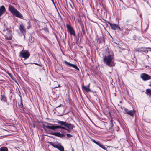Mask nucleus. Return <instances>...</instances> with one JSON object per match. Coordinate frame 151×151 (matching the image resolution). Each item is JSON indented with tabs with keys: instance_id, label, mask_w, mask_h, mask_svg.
<instances>
[{
	"instance_id": "obj_1",
	"label": "nucleus",
	"mask_w": 151,
	"mask_h": 151,
	"mask_svg": "<svg viewBox=\"0 0 151 151\" xmlns=\"http://www.w3.org/2000/svg\"><path fill=\"white\" fill-rule=\"evenodd\" d=\"M57 122V123L60 124L61 125H52L51 126L46 125L45 126V127L48 129L52 130L55 131H56L57 129H61V130L60 131L62 133H60V132H54L51 134L52 135L60 138L65 136L66 133L64 132V130L66 131L67 132L70 133L74 127V126L73 125L70 123H68L66 122L58 121Z\"/></svg>"
},
{
	"instance_id": "obj_2",
	"label": "nucleus",
	"mask_w": 151,
	"mask_h": 151,
	"mask_svg": "<svg viewBox=\"0 0 151 151\" xmlns=\"http://www.w3.org/2000/svg\"><path fill=\"white\" fill-rule=\"evenodd\" d=\"M103 60L104 63L110 67H113L115 65L114 61V55L112 54L104 56Z\"/></svg>"
},
{
	"instance_id": "obj_3",
	"label": "nucleus",
	"mask_w": 151,
	"mask_h": 151,
	"mask_svg": "<svg viewBox=\"0 0 151 151\" xmlns=\"http://www.w3.org/2000/svg\"><path fill=\"white\" fill-rule=\"evenodd\" d=\"M8 9L13 15L15 16L16 17L21 19L23 18V15L18 10L12 5H9Z\"/></svg>"
},
{
	"instance_id": "obj_4",
	"label": "nucleus",
	"mask_w": 151,
	"mask_h": 151,
	"mask_svg": "<svg viewBox=\"0 0 151 151\" xmlns=\"http://www.w3.org/2000/svg\"><path fill=\"white\" fill-rule=\"evenodd\" d=\"M30 54L27 50H24V49L20 52V56L21 58H23L25 59H27L30 56Z\"/></svg>"
},
{
	"instance_id": "obj_5",
	"label": "nucleus",
	"mask_w": 151,
	"mask_h": 151,
	"mask_svg": "<svg viewBox=\"0 0 151 151\" xmlns=\"http://www.w3.org/2000/svg\"><path fill=\"white\" fill-rule=\"evenodd\" d=\"M63 62L67 66L72 67L76 69L77 71H78L79 70V68L77 65L71 63L65 60Z\"/></svg>"
},
{
	"instance_id": "obj_6",
	"label": "nucleus",
	"mask_w": 151,
	"mask_h": 151,
	"mask_svg": "<svg viewBox=\"0 0 151 151\" xmlns=\"http://www.w3.org/2000/svg\"><path fill=\"white\" fill-rule=\"evenodd\" d=\"M66 27L68 30V31L69 32L70 34L73 35L74 36L76 35V33L74 30L73 29V28L70 25L67 24L66 25Z\"/></svg>"
},
{
	"instance_id": "obj_7",
	"label": "nucleus",
	"mask_w": 151,
	"mask_h": 151,
	"mask_svg": "<svg viewBox=\"0 0 151 151\" xmlns=\"http://www.w3.org/2000/svg\"><path fill=\"white\" fill-rule=\"evenodd\" d=\"M141 78L144 81L151 79V76L145 73H142L140 75Z\"/></svg>"
},
{
	"instance_id": "obj_8",
	"label": "nucleus",
	"mask_w": 151,
	"mask_h": 151,
	"mask_svg": "<svg viewBox=\"0 0 151 151\" xmlns=\"http://www.w3.org/2000/svg\"><path fill=\"white\" fill-rule=\"evenodd\" d=\"M91 140V141L93 142L94 143H95L97 145L99 146L100 147L104 149L105 150H106V151H108L109 150L106 147L104 146L101 143H100L96 142L95 140H94V139L90 138Z\"/></svg>"
},
{
	"instance_id": "obj_9",
	"label": "nucleus",
	"mask_w": 151,
	"mask_h": 151,
	"mask_svg": "<svg viewBox=\"0 0 151 151\" xmlns=\"http://www.w3.org/2000/svg\"><path fill=\"white\" fill-rule=\"evenodd\" d=\"M109 24L110 25L112 29L114 30H117L118 29L119 30L120 29V27L118 26V25L114 24H112L110 22H109Z\"/></svg>"
},
{
	"instance_id": "obj_10",
	"label": "nucleus",
	"mask_w": 151,
	"mask_h": 151,
	"mask_svg": "<svg viewBox=\"0 0 151 151\" xmlns=\"http://www.w3.org/2000/svg\"><path fill=\"white\" fill-rule=\"evenodd\" d=\"M90 83H89L87 86H85L84 85L82 86V88L83 90L85 91L87 93L91 91V90L90 89L89 87Z\"/></svg>"
},
{
	"instance_id": "obj_11",
	"label": "nucleus",
	"mask_w": 151,
	"mask_h": 151,
	"mask_svg": "<svg viewBox=\"0 0 151 151\" xmlns=\"http://www.w3.org/2000/svg\"><path fill=\"white\" fill-rule=\"evenodd\" d=\"M6 11V9L4 6L0 7V17H1Z\"/></svg>"
},
{
	"instance_id": "obj_12",
	"label": "nucleus",
	"mask_w": 151,
	"mask_h": 151,
	"mask_svg": "<svg viewBox=\"0 0 151 151\" xmlns=\"http://www.w3.org/2000/svg\"><path fill=\"white\" fill-rule=\"evenodd\" d=\"M19 29L21 33H24L25 32V29L23 24H21L19 25Z\"/></svg>"
},
{
	"instance_id": "obj_13",
	"label": "nucleus",
	"mask_w": 151,
	"mask_h": 151,
	"mask_svg": "<svg viewBox=\"0 0 151 151\" xmlns=\"http://www.w3.org/2000/svg\"><path fill=\"white\" fill-rule=\"evenodd\" d=\"M135 113V111L133 110L129 111L127 114L133 117Z\"/></svg>"
},
{
	"instance_id": "obj_14",
	"label": "nucleus",
	"mask_w": 151,
	"mask_h": 151,
	"mask_svg": "<svg viewBox=\"0 0 151 151\" xmlns=\"http://www.w3.org/2000/svg\"><path fill=\"white\" fill-rule=\"evenodd\" d=\"M1 100L4 102H6L7 101L6 97L5 95L3 94L2 95V94H1Z\"/></svg>"
},
{
	"instance_id": "obj_15",
	"label": "nucleus",
	"mask_w": 151,
	"mask_h": 151,
	"mask_svg": "<svg viewBox=\"0 0 151 151\" xmlns=\"http://www.w3.org/2000/svg\"><path fill=\"white\" fill-rule=\"evenodd\" d=\"M149 96H151V90L150 89H147L146 90L145 92Z\"/></svg>"
},
{
	"instance_id": "obj_16",
	"label": "nucleus",
	"mask_w": 151,
	"mask_h": 151,
	"mask_svg": "<svg viewBox=\"0 0 151 151\" xmlns=\"http://www.w3.org/2000/svg\"><path fill=\"white\" fill-rule=\"evenodd\" d=\"M0 151H8V150L7 147H3L0 148Z\"/></svg>"
},
{
	"instance_id": "obj_17",
	"label": "nucleus",
	"mask_w": 151,
	"mask_h": 151,
	"mask_svg": "<svg viewBox=\"0 0 151 151\" xmlns=\"http://www.w3.org/2000/svg\"><path fill=\"white\" fill-rule=\"evenodd\" d=\"M123 31H124V33L125 35H127L129 32V30L127 29L124 28L123 29Z\"/></svg>"
},
{
	"instance_id": "obj_18",
	"label": "nucleus",
	"mask_w": 151,
	"mask_h": 151,
	"mask_svg": "<svg viewBox=\"0 0 151 151\" xmlns=\"http://www.w3.org/2000/svg\"><path fill=\"white\" fill-rule=\"evenodd\" d=\"M19 106L21 110V109H23V105L22 104V101H21L20 103L19 104Z\"/></svg>"
},
{
	"instance_id": "obj_19",
	"label": "nucleus",
	"mask_w": 151,
	"mask_h": 151,
	"mask_svg": "<svg viewBox=\"0 0 151 151\" xmlns=\"http://www.w3.org/2000/svg\"><path fill=\"white\" fill-rule=\"evenodd\" d=\"M124 110L125 111L124 113L125 114H127L129 110L128 109L124 107H123Z\"/></svg>"
},
{
	"instance_id": "obj_20",
	"label": "nucleus",
	"mask_w": 151,
	"mask_h": 151,
	"mask_svg": "<svg viewBox=\"0 0 151 151\" xmlns=\"http://www.w3.org/2000/svg\"><path fill=\"white\" fill-rule=\"evenodd\" d=\"M67 136L68 137L70 138L72 137V136L70 134H67Z\"/></svg>"
},
{
	"instance_id": "obj_21",
	"label": "nucleus",
	"mask_w": 151,
	"mask_h": 151,
	"mask_svg": "<svg viewBox=\"0 0 151 151\" xmlns=\"http://www.w3.org/2000/svg\"><path fill=\"white\" fill-rule=\"evenodd\" d=\"M6 38L7 40H11L12 39V38L11 37H6Z\"/></svg>"
},
{
	"instance_id": "obj_22",
	"label": "nucleus",
	"mask_w": 151,
	"mask_h": 151,
	"mask_svg": "<svg viewBox=\"0 0 151 151\" xmlns=\"http://www.w3.org/2000/svg\"><path fill=\"white\" fill-rule=\"evenodd\" d=\"M110 125L111 126V127H113V123H112V121L111 120L110 122Z\"/></svg>"
},
{
	"instance_id": "obj_23",
	"label": "nucleus",
	"mask_w": 151,
	"mask_h": 151,
	"mask_svg": "<svg viewBox=\"0 0 151 151\" xmlns=\"http://www.w3.org/2000/svg\"><path fill=\"white\" fill-rule=\"evenodd\" d=\"M147 49H148V51H151V48H148Z\"/></svg>"
},
{
	"instance_id": "obj_24",
	"label": "nucleus",
	"mask_w": 151,
	"mask_h": 151,
	"mask_svg": "<svg viewBox=\"0 0 151 151\" xmlns=\"http://www.w3.org/2000/svg\"><path fill=\"white\" fill-rule=\"evenodd\" d=\"M149 85V86H151V82H150V84Z\"/></svg>"
},
{
	"instance_id": "obj_25",
	"label": "nucleus",
	"mask_w": 151,
	"mask_h": 151,
	"mask_svg": "<svg viewBox=\"0 0 151 151\" xmlns=\"http://www.w3.org/2000/svg\"><path fill=\"white\" fill-rule=\"evenodd\" d=\"M62 106V105L60 104L58 107H60L61 106Z\"/></svg>"
},
{
	"instance_id": "obj_26",
	"label": "nucleus",
	"mask_w": 151,
	"mask_h": 151,
	"mask_svg": "<svg viewBox=\"0 0 151 151\" xmlns=\"http://www.w3.org/2000/svg\"><path fill=\"white\" fill-rule=\"evenodd\" d=\"M35 64L36 65H38V64H37V63H35Z\"/></svg>"
},
{
	"instance_id": "obj_27",
	"label": "nucleus",
	"mask_w": 151,
	"mask_h": 151,
	"mask_svg": "<svg viewBox=\"0 0 151 151\" xmlns=\"http://www.w3.org/2000/svg\"><path fill=\"white\" fill-rule=\"evenodd\" d=\"M110 147H108L107 148H109Z\"/></svg>"
},
{
	"instance_id": "obj_28",
	"label": "nucleus",
	"mask_w": 151,
	"mask_h": 151,
	"mask_svg": "<svg viewBox=\"0 0 151 151\" xmlns=\"http://www.w3.org/2000/svg\"><path fill=\"white\" fill-rule=\"evenodd\" d=\"M48 124H50V125H51L52 124H50V123H49Z\"/></svg>"
},
{
	"instance_id": "obj_29",
	"label": "nucleus",
	"mask_w": 151,
	"mask_h": 151,
	"mask_svg": "<svg viewBox=\"0 0 151 151\" xmlns=\"http://www.w3.org/2000/svg\"><path fill=\"white\" fill-rule=\"evenodd\" d=\"M59 14L60 16V17H61V16H60V14Z\"/></svg>"
},
{
	"instance_id": "obj_30",
	"label": "nucleus",
	"mask_w": 151,
	"mask_h": 151,
	"mask_svg": "<svg viewBox=\"0 0 151 151\" xmlns=\"http://www.w3.org/2000/svg\"><path fill=\"white\" fill-rule=\"evenodd\" d=\"M51 1H52L53 2H54L53 0H51Z\"/></svg>"
},
{
	"instance_id": "obj_31",
	"label": "nucleus",
	"mask_w": 151,
	"mask_h": 151,
	"mask_svg": "<svg viewBox=\"0 0 151 151\" xmlns=\"http://www.w3.org/2000/svg\"><path fill=\"white\" fill-rule=\"evenodd\" d=\"M51 1H52L53 2H54L53 0H51Z\"/></svg>"
},
{
	"instance_id": "obj_32",
	"label": "nucleus",
	"mask_w": 151,
	"mask_h": 151,
	"mask_svg": "<svg viewBox=\"0 0 151 151\" xmlns=\"http://www.w3.org/2000/svg\"><path fill=\"white\" fill-rule=\"evenodd\" d=\"M60 86V85H58V87H59Z\"/></svg>"
},
{
	"instance_id": "obj_33",
	"label": "nucleus",
	"mask_w": 151,
	"mask_h": 151,
	"mask_svg": "<svg viewBox=\"0 0 151 151\" xmlns=\"http://www.w3.org/2000/svg\"><path fill=\"white\" fill-rule=\"evenodd\" d=\"M127 22H129V20H127Z\"/></svg>"
}]
</instances>
